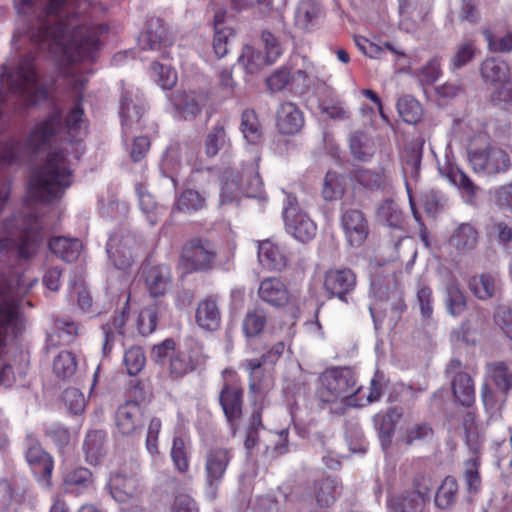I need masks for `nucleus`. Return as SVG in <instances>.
Listing matches in <instances>:
<instances>
[{"mask_svg":"<svg viewBox=\"0 0 512 512\" xmlns=\"http://www.w3.org/2000/svg\"><path fill=\"white\" fill-rule=\"evenodd\" d=\"M92 9L89 0H49L34 40L60 59L76 62L91 58L99 49V35L108 29L86 17Z\"/></svg>","mask_w":512,"mask_h":512,"instance_id":"nucleus-1","label":"nucleus"},{"mask_svg":"<svg viewBox=\"0 0 512 512\" xmlns=\"http://www.w3.org/2000/svg\"><path fill=\"white\" fill-rule=\"evenodd\" d=\"M64 150L67 151V148H55L48 152L44 164L33 170L26 197L28 206L50 203L60 198L72 184L71 163Z\"/></svg>","mask_w":512,"mask_h":512,"instance_id":"nucleus-2","label":"nucleus"},{"mask_svg":"<svg viewBox=\"0 0 512 512\" xmlns=\"http://www.w3.org/2000/svg\"><path fill=\"white\" fill-rule=\"evenodd\" d=\"M42 239L36 216L7 217L0 229V256L12 253L19 259H30L37 254Z\"/></svg>","mask_w":512,"mask_h":512,"instance_id":"nucleus-3","label":"nucleus"},{"mask_svg":"<svg viewBox=\"0 0 512 512\" xmlns=\"http://www.w3.org/2000/svg\"><path fill=\"white\" fill-rule=\"evenodd\" d=\"M151 359L157 364L166 365L169 376L177 380L203 365L206 356L202 344L193 339H186L176 348L174 340L168 338L153 346Z\"/></svg>","mask_w":512,"mask_h":512,"instance_id":"nucleus-4","label":"nucleus"},{"mask_svg":"<svg viewBox=\"0 0 512 512\" xmlns=\"http://www.w3.org/2000/svg\"><path fill=\"white\" fill-rule=\"evenodd\" d=\"M35 56H23L13 67L3 66L0 74V90L7 89L22 98L28 105L37 104L47 98L46 88L39 83L34 64Z\"/></svg>","mask_w":512,"mask_h":512,"instance_id":"nucleus-5","label":"nucleus"},{"mask_svg":"<svg viewBox=\"0 0 512 512\" xmlns=\"http://www.w3.org/2000/svg\"><path fill=\"white\" fill-rule=\"evenodd\" d=\"M356 384L354 373L349 368L326 371L321 377L318 395L322 402H343L348 406L362 407L363 402L355 398Z\"/></svg>","mask_w":512,"mask_h":512,"instance_id":"nucleus-6","label":"nucleus"},{"mask_svg":"<svg viewBox=\"0 0 512 512\" xmlns=\"http://www.w3.org/2000/svg\"><path fill=\"white\" fill-rule=\"evenodd\" d=\"M485 131H478L472 142H486ZM468 159L472 169L479 174L496 175L506 172L511 167L508 153L498 147L488 145L485 148H473V143L468 149Z\"/></svg>","mask_w":512,"mask_h":512,"instance_id":"nucleus-7","label":"nucleus"},{"mask_svg":"<svg viewBox=\"0 0 512 512\" xmlns=\"http://www.w3.org/2000/svg\"><path fill=\"white\" fill-rule=\"evenodd\" d=\"M142 249V238L136 233L123 228L116 231L107 243L109 259L120 270L130 268Z\"/></svg>","mask_w":512,"mask_h":512,"instance_id":"nucleus-8","label":"nucleus"},{"mask_svg":"<svg viewBox=\"0 0 512 512\" xmlns=\"http://www.w3.org/2000/svg\"><path fill=\"white\" fill-rule=\"evenodd\" d=\"M284 343L278 342L260 359H248L242 366L249 373V388L253 392H264L273 386V377L270 369L265 366L274 364L284 351Z\"/></svg>","mask_w":512,"mask_h":512,"instance_id":"nucleus-9","label":"nucleus"},{"mask_svg":"<svg viewBox=\"0 0 512 512\" xmlns=\"http://www.w3.org/2000/svg\"><path fill=\"white\" fill-rule=\"evenodd\" d=\"M433 483L429 477L419 475L414 479L413 490L392 497L387 502L390 512H424L430 502Z\"/></svg>","mask_w":512,"mask_h":512,"instance_id":"nucleus-10","label":"nucleus"},{"mask_svg":"<svg viewBox=\"0 0 512 512\" xmlns=\"http://www.w3.org/2000/svg\"><path fill=\"white\" fill-rule=\"evenodd\" d=\"M233 458L232 449L215 446L207 450L204 456L205 484L209 494L214 498L224 479Z\"/></svg>","mask_w":512,"mask_h":512,"instance_id":"nucleus-11","label":"nucleus"},{"mask_svg":"<svg viewBox=\"0 0 512 512\" xmlns=\"http://www.w3.org/2000/svg\"><path fill=\"white\" fill-rule=\"evenodd\" d=\"M216 249L208 240L194 238L182 249L181 264L187 272L207 271L216 259Z\"/></svg>","mask_w":512,"mask_h":512,"instance_id":"nucleus-12","label":"nucleus"},{"mask_svg":"<svg viewBox=\"0 0 512 512\" xmlns=\"http://www.w3.org/2000/svg\"><path fill=\"white\" fill-rule=\"evenodd\" d=\"M245 177V183H240L237 177H233L232 174L228 175V172H225V181L222 184L220 195L221 204L231 202L241 193L247 197H256L261 192L262 180L253 165L250 166Z\"/></svg>","mask_w":512,"mask_h":512,"instance_id":"nucleus-13","label":"nucleus"},{"mask_svg":"<svg viewBox=\"0 0 512 512\" xmlns=\"http://www.w3.org/2000/svg\"><path fill=\"white\" fill-rule=\"evenodd\" d=\"M71 130H32L25 148L30 152H39L48 149V152L55 148H67L64 154L69 156L70 148L78 150L75 144L69 139Z\"/></svg>","mask_w":512,"mask_h":512,"instance_id":"nucleus-14","label":"nucleus"},{"mask_svg":"<svg viewBox=\"0 0 512 512\" xmlns=\"http://www.w3.org/2000/svg\"><path fill=\"white\" fill-rule=\"evenodd\" d=\"M285 226L288 233L302 243L312 240L316 235V224L310 217L298 209L296 199L288 197V206L284 210Z\"/></svg>","mask_w":512,"mask_h":512,"instance_id":"nucleus-15","label":"nucleus"},{"mask_svg":"<svg viewBox=\"0 0 512 512\" xmlns=\"http://www.w3.org/2000/svg\"><path fill=\"white\" fill-rule=\"evenodd\" d=\"M356 274L350 268L330 269L324 276V289L329 297L348 302L347 296L356 287Z\"/></svg>","mask_w":512,"mask_h":512,"instance_id":"nucleus-16","label":"nucleus"},{"mask_svg":"<svg viewBox=\"0 0 512 512\" xmlns=\"http://www.w3.org/2000/svg\"><path fill=\"white\" fill-rule=\"evenodd\" d=\"M341 225L351 247H360L364 244L369 235V224L361 210H345L341 216Z\"/></svg>","mask_w":512,"mask_h":512,"instance_id":"nucleus-17","label":"nucleus"},{"mask_svg":"<svg viewBox=\"0 0 512 512\" xmlns=\"http://www.w3.org/2000/svg\"><path fill=\"white\" fill-rule=\"evenodd\" d=\"M174 35L170 28L158 17H151L147 21V29L142 37L143 49L162 50L171 46Z\"/></svg>","mask_w":512,"mask_h":512,"instance_id":"nucleus-18","label":"nucleus"},{"mask_svg":"<svg viewBox=\"0 0 512 512\" xmlns=\"http://www.w3.org/2000/svg\"><path fill=\"white\" fill-rule=\"evenodd\" d=\"M110 494L118 502H126L129 499L138 498L143 487L136 474H115L109 482Z\"/></svg>","mask_w":512,"mask_h":512,"instance_id":"nucleus-19","label":"nucleus"},{"mask_svg":"<svg viewBox=\"0 0 512 512\" xmlns=\"http://www.w3.org/2000/svg\"><path fill=\"white\" fill-rule=\"evenodd\" d=\"M116 427L123 435H133L143 427V411L134 401L121 405L115 416Z\"/></svg>","mask_w":512,"mask_h":512,"instance_id":"nucleus-20","label":"nucleus"},{"mask_svg":"<svg viewBox=\"0 0 512 512\" xmlns=\"http://www.w3.org/2000/svg\"><path fill=\"white\" fill-rule=\"evenodd\" d=\"M242 397L243 391L237 386L226 384L220 392V405L233 432L242 417Z\"/></svg>","mask_w":512,"mask_h":512,"instance_id":"nucleus-21","label":"nucleus"},{"mask_svg":"<svg viewBox=\"0 0 512 512\" xmlns=\"http://www.w3.org/2000/svg\"><path fill=\"white\" fill-rule=\"evenodd\" d=\"M258 295L261 300L275 307L289 304L292 298L286 284L277 277L263 279L258 288Z\"/></svg>","mask_w":512,"mask_h":512,"instance_id":"nucleus-22","label":"nucleus"},{"mask_svg":"<svg viewBox=\"0 0 512 512\" xmlns=\"http://www.w3.org/2000/svg\"><path fill=\"white\" fill-rule=\"evenodd\" d=\"M26 459L35 473L40 474L39 481L44 487L51 486V475L54 468L52 457L41 446L33 442L26 451Z\"/></svg>","mask_w":512,"mask_h":512,"instance_id":"nucleus-23","label":"nucleus"},{"mask_svg":"<svg viewBox=\"0 0 512 512\" xmlns=\"http://www.w3.org/2000/svg\"><path fill=\"white\" fill-rule=\"evenodd\" d=\"M145 285L150 295L158 297L164 295L171 283V271L167 265H146L143 268Z\"/></svg>","mask_w":512,"mask_h":512,"instance_id":"nucleus-24","label":"nucleus"},{"mask_svg":"<svg viewBox=\"0 0 512 512\" xmlns=\"http://www.w3.org/2000/svg\"><path fill=\"white\" fill-rule=\"evenodd\" d=\"M195 320L197 325L207 331H215L220 327L221 312L217 300L207 297L199 302Z\"/></svg>","mask_w":512,"mask_h":512,"instance_id":"nucleus-25","label":"nucleus"},{"mask_svg":"<svg viewBox=\"0 0 512 512\" xmlns=\"http://www.w3.org/2000/svg\"><path fill=\"white\" fill-rule=\"evenodd\" d=\"M402 417V409L393 407L386 412H380L374 415V427L378 431L379 438L384 447L391 443V438L395 431L396 424Z\"/></svg>","mask_w":512,"mask_h":512,"instance_id":"nucleus-26","label":"nucleus"},{"mask_svg":"<svg viewBox=\"0 0 512 512\" xmlns=\"http://www.w3.org/2000/svg\"><path fill=\"white\" fill-rule=\"evenodd\" d=\"M480 74L487 84H500L511 79L509 64L498 57L484 60L480 66Z\"/></svg>","mask_w":512,"mask_h":512,"instance_id":"nucleus-27","label":"nucleus"},{"mask_svg":"<svg viewBox=\"0 0 512 512\" xmlns=\"http://www.w3.org/2000/svg\"><path fill=\"white\" fill-rule=\"evenodd\" d=\"M107 435L102 430L89 431L83 443V451L86 461L91 465H97L106 455Z\"/></svg>","mask_w":512,"mask_h":512,"instance_id":"nucleus-28","label":"nucleus"},{"mask_svg":"<svg viewBox=\"0 0 512 512\" xmlns=\"http://www.w3.org/2000/svg\"><path fill=\"white\" fill-rule=\"evenodd\" d=\"M452 393L455 400L466 407L475 401V388L471 376L466 372H458L451 381Z\"/></svg>","mask_w":512,"mask_h":512,"instance_id":"nucleus-29","label":"nucleus"},{"mask_svg":"<svg viewBox=\"0 0 512 512\" xmlns=\"http://www.w3.org/2000/svg\"><path fill=\"white\" fill-rule=\"evenodd\" d=\"M258 258L264 267L271 270H282L287 265L284 251L270 241H264L259 245Z\"/></svg>","mask_w":512,"mask_h":512,"instance_id":"nucleus-30","label":"nucleus"},{"mask_svg":"<svg viewBox=\"0 0 512 512\" xmlns=\"http://www.w3.org/2000/svg\"><path fill=\"white\" fill-rule=\"evenodd\" d=\"M49 248L57 257L66 262H73L78 259L82 243L77 238L54 237L49 241Z\"/></svg>","mask_w":512,"mask_h":512,"instance_id":"nucleus-31","label":"nucleus"},{"mask_svg":"<svg viewBox=\"0 0 512 512\" xmlns=\"http://www.w3.org/2000/svg\"><path fill=\"white\" fill-rule=\"evenodd\" d=\"M133 93L124 90L120 101V118L122 126L131 127L140 123L144 107L135 102Z\"/></svg>","mask_w":512,"mask_h":512,"instance_id":"nucleus-32","label":"nucleus"},{"mask_svg":"<svg viewBox=\"0 0 512 512\" xmlns=\"http://www.w3.org/2000/svg\"><path fill=\"white\" fill-rule=\"evenodd\" d=\"M478 240L477 229L469 223H462L454 230L450 243L458 251L468 252L477 247Z\"/></svg>","mask_w":512,"mask_h":512,"instance_id":"nucleus-33","label":"nucleus"},{"mask_svg":"<svg viewBox=\"0 0 512 512\" xmlns=\"http://www.w3.org/2000/svg\"><path fill=\"white\" fill-rule=\"evenodd\" d=\"M321 7L316 0H301L295 11V24L298 28L309 31L318 20Z\"/></svg>","mask_w":512,"mask_h":512,"instance_id":"nucleus-34","label":"nucleus"},{"mask_svg":"<svg viewBox=\"0 0 512 512\" xmlns=\"http://www.w3.org/2000/svg\"><path fill=\"white\" fill-rule=\"evenodd\" d=\"M399 117L408 125H418L423 118V108L419 101L411 96L404 95L396 103Z\"/></svg>","mask_w":512,"mask_h":512,"instance_id":"nucleus-35","label":"nucleus"},{"mask_svg":"<svg viewBox=\"0 0 512 512\" xmlns=\"http://www.w3.org/2000/svg\"><path fill=\"white\" fill-rule=\"evenodd\" d=\"M206 103V96L201 93H178L174 98V105L185 119L196 116Z\"/></svg>","mask_w":512,"mask_h":512,"instance_id":"nucleus-36","label":"nucleus"},{"mask_svg":"<svg viewBox=\"0 0 512 512\" xmlns=\"http://www.w3.org/2000/svg\"><path fill=\"white\" fill-rule=\"evenodd\" d=\"M449 180L461 191L465 202L474 204L480 187L477 186L471 178L460 168L451 167L448 172Z\"/></svg>","mask_w":512,"mask_h":512,"instance_id":"nucleus-37","label":"nucleus"},{"mask_svg":"<svg viewBox=\"0 0 512 512\" xmlns=\"http://www.w3.org/2000/svg\"><path fill=\"white\" fill-rule=\"evenodd\" d=\"M93 476L89 469L84 467L74 468L64 473L63 483L68 492H80L93 486Z\"/></svg>","mask_w":512,"mask_h":512,"instance_id":"nucleus-38","label":"nucleus"},{"mask_svg":"<svg viewBox=\"0 0 512 512\" xmlns=\"http://www.w3.org/2000/svg\"><path fill=\"white\" fill-rule=\"evenodd\" d=\"M278 128H302L304 117L302 111L292 102L282 103L276 113Z\"/></svg>","mask_w":512,"mask_h":512,"instance_id":"nucleus-39","label":"nucleus"},{"mask_svg":"<svg viewBox=\"0 0 512 512\" xmlns=\"http://www.w3.org/2000/svg\"><path fill=\"white\" fill-rule=\"evenodd\" d=\"M313 491L316 502L321 507L330 506L340 493L337 481L331 477L315 481Z\"/></svg>","mask_w":512,"mask_h":512,"instance_id":"nucleus-40","label":"nucleus"},{"mask_svg":"<svg viewBox=\"0 0 512 512\" xmlns=\"http://www.w3.org/2000/svg\"><path fill=\"white\" fill-rule=\"evenodd\" d=\"M375 142L364 130H355L350 136V150L354 157L366 161L375 153Z\"/></svg>","mask_w":512,"mask_h":512,"instance_id":"nucleus-41","label":"nucleus"},{"mask_svg":"<svg viewBox=\"0 0 512 512\" xmlns=\"http://www.w3.org/2000/svg\"><path fill=\"white\" fill-rule=\"evenodd\" d=\"M445 304L452 316H459L466 310V296L455 280H451L446 286Z\"/></svg>","mask_w":512,"mask_h":512,"instance_id":"nucleus-42","label":"nucleus"},{"mask_svg":"<svg viewBox=\"0 0 512 512\" xmlns=\"http://www.w3.org/2000/svg\"><path fill=\"white\" fill-rule=\"evenodd\" d=\"M468 286L472 293L480 300L491 298L497 290L496 278L490 274L472 277Z\"/></svg>","mask_w":512,"mask_h":512,"instance_id":"nucleus-43","label":"nucleus"},{"mask_svg":"<svg viewBox=\"0 0 512 512\" xmlns=\"http://www.w3.org/2000/svg\"><path fill=\"white\" fill-rule=\"evenodd\" d=\"M137 192L141 211L146 216L150 225H156L164 213L163 208L156 203L151 194L142 190L141 185L137 187Z\"/></svg>","mask_w":512,"mask_h":512,"instance_id":"nucleus-44","label":"nucleus"},{"mask_svg":"<svg viewBox=\"0 0 512 512\" xmlns=\"http://www.w3.org/2000/svg\"><path fill=\"white\" fill-rule=\"evenodd\" d=\"M267 323V315L263 309L249 310L242 323V329L246 337L258 336Z\"/></svg>","mask_w":512,"mask_h":512,"instance_id":"nucleus-45","label":"nucleus"},{"mask_svg":"<svg viewBox=\"0 0 512 512\" xmlns=\"http://www.w3.org/2000/svg\"><path fill=\"white\" fill-rule=\"evenodd\" d=\"M487 372L499 390L506 393L512 388V372L504 362L487 365Z\"/></svg>","mask_w":512,"mask_h":512,"instance_id":"nucleus-46","label":"nucleus"},{"mask_svg":"<svg viewBox=\"0 0 512 512\" xmlns=\"http://www.w3.org/2000/svg\"><path fill=\"white\" fill-rule=\"evenodd\" d=\"M377 219L393 228H400L403 224L401 210L392 200H384L377 209Z\"/></svg>","mask_w":512,"mask_h":512,"instance_id":"nucleus-47","label":"nucleus"},{"mask_svg":"<svg viewBox=\"0 0 512 512\" xmlns=\"http://www.w3.org/2000/svg\"><path fill=\"white\" fill-rule=\"evenodd\" d=\"M458 485L453 477H446L438 488L435 496V504L440 509H447L452 506L457 499Z\"/></svg>","mask_w":512,"mask_h":512,"instance_id":"nucleus-48","label":"nucleus"},{"mask_svg":"<svg viewBox=\"0 0 512 512\" xmlns=\"http://www.w3.org/2000/svg\"><path fill=\"white\" fill-rule=\"evenodd\" d=\"M345 191V180L336 172L328 171L324 178L322 195L325 200L333 201L340 198Z\"/></svg>","mask_w":512,"mask_h":512,"instance_id":"nucleus-49","label":"nucleus"},{"mask_svg":"<svg viewBox=\"0 0 512 512\" xmlns=\"http://www.w3.org/2000/svg\"><path fill=\"white\" fill-rule=\"evenodd\" d=\"M442 75L441 58L434 56L416 71V77L422 86L434 84Z\"/></svg>","mask_w":512,"mask_h":512,"instance_id":"nucleus-50","label":"nucleus"},{"mask_svg":"<svg viewBox=\"0 0 512 512\" xmlns=\"http://www.w3.org/2000/svg\"><path fill=\"white\" fill-rule=\"evenodd\" d=\"M205 198L196 190L183 191L175 202V209L181 212L197 211L203 208Z\"/></svg>","mask_w":512,"mask_h":512,"instance_id":"nucleus-51","label":"nucleus"},{"mask_svg":"<svg viewBox=\"0 0 512 512\" xmlns=\"http://www.w3.org/2000/svg\"><path fill=\"white\" fill-rule=\"evenodd\" d=\"M77 369L75 355L70 351H61L54 359L53 370L59 378L71 377Z\"/></svg>","mask_w":512,"mask_h":512,"instance_id":"nucleus-52","label":"nucleus"},{"mask_svg":"<svg viewBox=\"0 0 512 512\" xmlns=\"http://www.w3.org/2000/svg\"><path fill=\"white\" fill-rule=\"evenodd\" d=\"M127 373L130 376L139 374L145 366L146 356L143 349L139 346H133L127 349L123 358Z\"/></svg>","mask_w":512,"mask_h":512,"instance_id":"nucleus-53","label":"nucleus"},{"mask_svg":"<svg viewBox=\"0 0 512 512\" xmlns=\"http://www.w3.org/2000/svg\"><path fill=\"white\" fill-rule=\"evenodd\" d=\"M424 140L417 138L407 148V155L404 159V171L410 172L413 177L418 175Z\"/></svg>","mask_w":512,"mask_h":512,"instance_id":"nucleus-54","label":"nucleus"},{"mask_svg":"<svg viewBox=\"0 0 512 512\" xmlns=\"http://www.w3.org/2000/svg\"><path fill=\"white\" fill-rule=\"evenodd\" d=\"M384 390L382 379L376 374L371 382L368 389L359 387L355 391V398L358 402H363L364 405L378 401Z\"/></svg>","mask_w":512,"mask_h":512,"instance_id":"nucleus-55","label":"nucleus"},{"mask_svg":"<svg viewBox=\"0 0 512 512\" xmlns=\"http://www.w3.org/2000/svg\"><path fill=\"white\" fill-rule=\"evenodd\" d=\"M171 458L179 473H186L189 469V457L185 442L180 437L173 439Z\"/></svg>","mask_w":512,"mask_h":512,"instance_id":"nucleus-56","label":"nucleus"},{"mask_svg":"<svg viewBox=\"0 0 512 512\" xmlns=\"http://www.w3.org/2000/svg\"><path fill=\"white\" fill-rule=\"evenodd\" d=\"M234 35L235 32L231 27L216 29L213 39V50L217 58H223L229 52Z\"/></svg>","mask_w":512,"mask_h":512,"instance_id":"nucleus-57","label":"nucleus"},{"mask_svg":"<svg viewBox=\"0 0 512 512\" xmlns=\"http://www.w3.org/2000/svg\"><path fill=\"white\" fill-rule=\"evenodd\" d=\"M353 177L356 182L368 189H380L385 183L383 173L363 168L355 170Z\"/></svg>","mask_w":512,"mask_h":512,"instance_id":"nucleus-58","label":"nucleus"},{"mask_svg":"<svg viewBox=\"0 0 512 512\" xmlns=\"http://www.w3.org/2000/svg\"><path fill=\"white\" fill-rule=\"evenodd\" d=\"M482 33L490 51L501 53L512 51V34L498 35L489 29H484Z\"/></svg>","mask_w":512,"mask_h":512,"instance_id":"nucleus-59","label":"nucleus"},{"mask_svg":"<svg viewBox=\"0 0 512 512\" xmlns=\"http://www.w3.org/2000/svg\"><path fill=\"white\" fill-rule=\"evenodd\" d=\"M433 436L434 431L430 424L421 422L415 423L406 430L405 435L403 436V441L405 444L411 445L416 441L431 440Z\"/></svg>","mask_w":512,"mask_h":512,"instance_id":"nucleus-60","label":"nucleus"},{"mask_svg":"<svg viewBox=\"0 0 512 512\" xmlns=\"http://www.w3.org/2000/svg\"><path fill=\"white\" fill-rule=\"evenodd\" d=\"M151 71L155 80L163 89H171L177 82V74L170 66L154 62Z\"/></svg>","mask_w":512,"mask_h":512,"instance_id":"nucleus-61","label":"nucleus"},{"mask_svg":"<svg viewBox=\"0 0 512 512\" xmlns=\"http://www.w3.org/2000/svg\"><path fill=\"white\" fill-rule=\"evenodd\" d=\"M490 100L503 109H512V80L500 83L490 94Z\"/></svg>","mask_w":512,"mask_h":512,"instance_id":"nucleus-62","label":"nucleus"},{"mask_svg":"<svg viewBox=\"0 0 512 512\" xmlns=\"http://www.w3.org/2000/svg\"><path fill=\"white\" fill-rule=\"evenodd\" d=\"M475 54V48L470 42L460 44L453 56L450 59L452 71L458 70L470 61H472Z\"/></svg>","mask_w":512,"mask_h":512,"instance_id":"nucleus-63","label":"nucleus"},{"mask_svg":"<svg viewBox=\"0 0 512 512\" xmlns=\"http://www.w3.org/2000/svg\"><path fill=\"white\" fill-rule=\"evenodd\" d=\"M290 80L291 69L289 67H281L266 79V85L271 92H279L286 88Z\"/></svg>","mask_w":512,"mask_h":512,"instance_id":"nucleus-64","label":"nucleus"}]
</instances>
